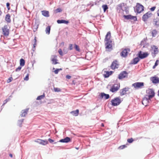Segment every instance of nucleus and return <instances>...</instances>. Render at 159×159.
Here are the masks:
<instances>
[{
  "instance_id": "1",
  "label": "nucleus",
  "mask_w": 159,
  "mask_h": 159,
  "mask_svg": "<svg viewBox=\"0 0 159 159\" xmlns=\"http://www.w3.org/2000/svg\"><path fill=\"white\" fill-rule=\"evenodd\" d=\"M10 27L9 25H5L2 28L3 34L6 36H7L9 34V30Z\"/></svg>"
},
{
  "instance_id": "2",
  "label": "nucleus",
  "mask_w": 159,
  "mask_h": 159,
  "mask_svg": "<svg viewBox=\"0 0 159 159\" xmlns=\"http://www.w3.org/2000/svg\"><path fill=\"white\" fill-rule=\"evenodd\" d=\"M122 101L120 97H116L111 101V105L114 106H117L120 104Z\"/></svg>"
},
{
  "instance_id": "3",
  "label": "nucleus",
  "mask_w": 159,
  "mask_h": 159,
  "mask_svg": "<svg viewBox=\"0 0 159 159\" xmlns=\"http://www.w3.org/2000/svg\"><path fill=\"white\" fill-rule=\"evenodd\" d=\"M144 10V7L143 6L139 3H136L135 8V12H137L138 13H140L143 11Z\"/></svg>"
},
{
  "instance_id": "4",
  "label": "nucleus",
  "mask_w": 159,
  "mask_h": 159,
  "mask_svg": "<svg viewBox=\"0 0 159 159\" xmlns=\"http://www.w3.org/2000/svg\"><path fill=\"white\" fill-rule=\"evenodd\" d=\"M153 15V14L150 11H148L145 14L142 16V20L143 21L146 22Z\"/></svg>"
},
{
  "instance_id": "5",
  "label": "nucleus",
  "mask_w": 159,
  "mask_h": 159,
  "mask_svg": "<svg viewBox=\"0 0 159 159\" xmlns=\"http://www.w3.org/2000/svg\"><path fill=\"white\" fill-rule=\"evenodd\" d=\"M120 87V83L115 84L111 86L110 90L112 93H114L118 91Z\"/></svg>"
},
{
  "instance_id": "6",
  "label": "nucleus",
  "mask_w": 159,
  "mask_h": 159,
  "mask_svg": "<svg viewBox=\"0 0 159 159\" xmlns=\"http://www.w3.org/2000/svg\"><path fill=\"white\" fill-rule=\"evenodd\" d=\"M106 51L107 52H110L112 49V41L106 42L105 43Z\"/></svg>"
},
{
  "instance_id": "7",
  "label": "nucleus",
  "mask_w": 159,
  "mask_h": 159,
  "mask_svg": "<svg viewBox=\"0 0 159 159\" xmlns=\"http://www.w3.org/2000/svg\"><path fill=\"white\" fill-rule=\"evenodd\" d=\"M132 86L136 89L142 88L144 86L143 82H137L132 84Z\"/></svg>"
},
{
  "instance_id": "8",
  "label": "nucleus",
  "mask_w": 159,
  "mask_h": 159,
  "mask_svg": "<svg viewBox=\"0 0 159 159\" xmlns=\"http://www.w3.org/2000/svg\"><path fill=\"white\" fill-rule=\"evenodd\" d=\"M147 92L148 95H146V96L148 97V98L149 99L152 98L154 96L155 93L152 89H148L147 90Z\"/></svg>"
},
{
  "instance_id": "9",
  "label": "nucleus",
  "mask_w": 159,
  "mask_h": 159,
  "mask_svg": "<svg viewBox=\"0 0 159 159\" xmlns=\"http://www.w3.org/2000/svg\"><path fill=\"white\" fill-rule=\"evenodd\" d=\"M119 66V64L118 61L117 60H115L111 63L110 67L112 69L114 70L118 68Z\"/></svg>"
},
{
  "instance_id": "10",
  "label": "nucleus",
  "mask_w": 159,
  "mask_h": 159,
  "mask_svg": "<svg viewBox=\"0 0 159 159\" xmlns=\"http://www.w3.org/2000/svg\"><path fill=\"white\" fill-rule=\"evenodd\" d=\"M149 55L148 52L142 53L141 51L139 52L138 53V57L140 59H142L147 57Z\"/></svg>"
},
{
  "instance_id": "11",
  "label": "nucleus",
  "mask_w": 159,
  "mask_h": 159,
  "mask_svg": "<svg viewBox=\"0 0 159 159\" xmlns=\"http://www.w3.org/2000/svg\"><path fill=\"white\" fill-rule=\"evenodd\" d=\"M152 23L155 27H158L159 26V18L158 17L154 18L153 19Z\"/></svg>"
},
{
  "instance_id": "12",
  "label": "nucleus",
  "mask_w": 159,
  "mask_h": 159,
  "mask_svg": "<svg viewBox=\"0 0 159 159\" xmlns=\"http://www.w3.org/2000/svg\"><path fill=\"white\" fill-rule=\"evenodd\" d=\"M130 51V49L129 48L125 49L121 52L120 55L122 57H125L127 55L128 52Z\"/></svg>"
},
{
  "instance_id": "13",
  "label": "nucleus",
  "mask_w": 159,
  "mask_h": 159,
  "mask_svg": "<svg viewBox=\"0 0 159 159\" xmlns=\"http://www.w3.org/2000/svg\"><path fill=\"white\" fill-rule=\"evenodd\" d=\"M128 73L125 71H123L119 74L118 76V78L119 79H122L127 76Z\"/></svg>"
},
{
  "instance_id": "14",
  "label": "nucleus",
  "mask_w": 159,
  "mask_h": 159,
  "mask_svg": "<svg viewBox=\"0 0 159 159\" xmlns=\"http://www.w3.org/2000/svg\"><path fill=\"white\" fill-rule=\"evenodd\" d=\"M129 88L128 87H126L121 89L120 91V95L121 96H123L126 93V92L129 91Z\"/></svg>"
},
{
  "instance_id": "15",
  "label": "nucleus",
  "mask_w": 159,
  "mask_h": 159,
  "mask_svg": "<svg viewBox=\"0 0 159 159\" xmlns=\"http://www.w3.org/2000/svg\"><path fill=\"white\" fill-rule=\"evenodd\" d=\"M111 33L109 31L107 33L105 36V41H106V42L112 41L111 39Z\"/></svg>"
},
{
  "instance_id": "16",
  "label": "nucleus",
  "mask_w": 159,
  "mask_h": 159,
  "mask_svg": "<svg viewBox=\"0 0 159 159\" xmlns=\"http://www.w3.org/2000/svg\"><path fill=\"white\" fill-rule=\"evenodd\" d=\"M123 16L124 18L126 19L134 20H137V18L136 16H133L131 15H124Z\"/></svg>"
},
{
  "instance_id": "17",
  "label": "nucleus",
  "mask_w": 159,
  "mask_h": 159,
  "mask_svg": "<svg viewBox=\"0 0 159 159\" xmlns=\"http://www.w3.org/2000/svg\"><path fill=\"white\" fill-rule=\"evenodd\" d=\"M150 80L153 83L155 84H157L159 83V78L157 77H151L150 78Z\"/></svg>"
},
{
  "instance_id": "18",
  "label": "nucleus",
  "mask_w": 159,
  "mask_h": 159,
  "mask_svg": "<svg viewBox=\"0 0 159 159\" xmlns=\"http://www.w3.org/2000/svg\"><path fill=\"white\" fill-rule=\"evenodd\" d=\"M149 100H150V99H149L148 98V97L146 96L143 99L142 102L143 104L145 106H146L148 103Z\"/></svg>"
},
{
  "instance_id": "19",
  "label": "nucleus",
  "mask_w": 159,
  "mask_h": 159,
  "mask_svg": "<svg viewBox=\"0 0 159 159\" xmlns=\"http://www.w3.org/2000/svg\"><path fill=\"white\" fill-rule=\"evenodd\" d=\"M35 141L43 145H46L48 143V142L47 140H44L39 139H38V140L37 141Z\"/></svg>"
},
{
  "instance_id": "20",
  "label": "nucleus",
  "mask_w": 159,
  "mask_h": 159,
  "mask_svg": "<svg viewBox=\"0 0 159 159\" xmlns=\"http://www.w3.org/2000/svg\"><path fill=\"white\" fill-rule=\"evenodd\" d=\"M51 61L52 63L53 64H56L58 63L57 62L58 60L57 59V56H52L51 57Z\"/></svg>"
},
{
  "instance_id": "21",
  "label": "nucleus",
  "mask_w": 159,
  "mask_h": 159,
  "mask_svg": "<svg viewBox=\"0 0 159 159\" xmlns=\"http://www.w3.org/2000/svg\"><path fill=\"white\" fill-rule=\"evenodd\" d=\"M151 48L152 50H153V52H152V53L154 55H156L158 53V48L157 46L155 45H152L151 46Z\"/></svg>"
},
{
  "instance_id": "22",
  "label": "nucleus",
  "mask_w": 159,
  "mask_h": 159,
  "mask_svg": "<svg viewBox=\"0 0 159 159\" xmlns=\"http://www.w3.org/2000/svg\"><path fill=\"white\" fill-rule=\"evenodd\" d=\"M110 97L109 95L108 94H105L104 93H102L100 94V98L101 99L104 98L105 99H108Z\"/></svg>"
},
{
  "instance_id": "23",
  "label": "nucleus",
  "mask_w": 159,
  "mask_h": 159,
  "mask_svg": "<svg viewBox=\"0 0 159 159\" xmlns=\"http://www.w3.org/2000/svg\"><path fill=\"white\" fill-rule=\"evenodd\" d=\"M70 141V139L68 137H66L64 139H61L59 142L61 143H68Z\"/></svg>"
},
{
  "instance_id": "24",
  "label": "nucleus",
  "mask_w": 159,
  "mask_h": 159,
  "mask_svg": "<svg viewBox=\"0 0 159 159\" xmlns=\"http://www.w3.org/2000/svg\"><path fill=\"white\" fill-rule=\"evenodd\" d=\"M113 71H106L104 72V73L103 74V76L105 78L108 77L110 75H111Z\"/></svg>"
},
{
  "instance_id": "25",
  "label": "nucleus",
  "mask_w": 159,
  "mask_h": 159,
  "mask_svg": "<svg viewBox=\"0 0 159 159\" xmlns=\"http://www.w3.org/2000/svg\"><path fill=\"white\" fill-rule=\"evenodd\" d=\"M28 110L29 109H26L25 110H22L21 111V116L22 117H25L28 112Z\"/></svg>"
},
{
  "instance_id": "26",
  "label": "nucleus",
  "mask_w": 159,
  "mask_h": 159,
  "mask_svg": "<svg viewBox=\"0 0 159 159\" xmlns=\"http://www.w3.org/2000/svg\"><path fill=\"white\" fill-rule=\"evenodd\" d=\"M70 113L74 116H77L79 113V110L77 109L75 111H72L70 112Z\"/></svg>"
},
{
  "instance_id": "27",
  "label": "nucleus",
  "mask_w": 159,
  "mask_h": 159,
  "mask_svg": "<svg viewBox=\"0 0 159 159\" xmlns=\"http://www.w3.org/2000/svg\"><path fill=\"white\" fill-rule=\"evenodd\" d=\"M57 22L58 24L64 23L66 24H67L69 23L68 21L64 20H57Z\"/></svg>"
},
{
  "instance_id": "28",
  "label": "nucleus",
  "mask_w": 159,
  "mask_h": 159,
  "mask_svg": "<svg viewBox=\"0 0 159 159\" xmlns=\"http://www.w3.org/2000/svg\"><path fill=\"white\" fill-rule=\"evenodd\" d=\"M42 14L43 16L45 17L49 16V13L48 11H41Z\"/></svg>"
},
{
  "instance_id": "29",
  "label": "nucleus",
  "mask_w": 159,
  "mask_h": 159,
  "mask_svg": "<svg viewBox=\"0 0 159 159\" xmlns=\"http://www.w3.org/2000/svg\"><path fill=\"white\" fill-rule=\"evenodd\" d=\"M10 17L11 16L9 14H7L6 16L5 19L8 23H10L11 21Z\"/></svg>"
},
{
  "instance_id": "30",
  "label": "nucleus",
  "mask_w": 159,
  "mask_h": 159,
  "mask_svg": "<svg viewBox=\"0 0 159 159\" xmlns=\"http://www.w3.org/2000/svg\"><path fill=\"white\" fill-rule=\"evenodd\" d=\"M158 33L156 30L154 29L151 31V34L152 37H155L158 34Z\"/></svg>"
},
{
  "instance_id": "31",
  "label": "nucleus",
  "mask_w": 159,
  "mask_h": 159,
  "mask_svg": "<svg viewBox=\"0 0 159 159\" xmlns=\"http://www.w3.org/2000/svg\"><path fill=\"white\" fill-rule=\"evenodd\" d=\"M140 59L138 57L134 58L132 61V64H137L139 61Z\"/></svg>"
},
{
  "instance_id": "32",
  "label": "nucleus",
  "mask_w": 159,
  "mask_h": 159,
  "mask_svg": "<svg viewBox=\"0 0 159 159\" xmlns=\"http://www.w3.org/2000/svg\"><path fill=\"white\" fill-rule=\"evenodd\" d=\"M51 27L50 26H48L46 28L45 31L46 34H49L50 33Z\"/></svg>"
},
{
  "instance_id": "33",
  "label": "nucleus",
  "mask_w": 159,
  "mask_h": 159,
  "mask_svg": "<svg viewBox=\"0 0 159 159\" xmlns=\"http://www.w3.org/2000/svg\"><path fill=\"white\" fill-rule=\"evenodd\" d=\"M25 61L22 58H21L20 60V66H23L25 65Z\"/></svg>"
},
{
  "instance_id": "34",
  "label": "nucleus",
  "mask_w": 159,
  "mask_h": 159,
  "mask_svg": "<svg viewBox=\"0 0 159 159\" xmlns=\"http://www.w3.org/2000/svg\"><path fill=\"white\" fill-rule=\"evenodd\" d=\"M44 97H45V95L44 93L43 95H41L38 96L37 97V98L36 99L37 100H40L42 99Z\"/></svg>"
},
{
  "instance_id": "35",
  "label": "nucleus",
  "mask_w": 159,
  "mask_h": 159,
  "mask_svg": "<svg viewBox=\"0 0 159 159\" xmlns=\"http://www.w3.org/2000/svg\"><path fill=\"white\" fill-rule=\"evenodd\" d=\"M34 44H33V47L35 49V47L37 45V40H36V37H35L34 39Z\"/></svg>"
},
{
  "instance_id": "36",
  "label": "nucleus",
  "mask_w": 159,
  "mask_h": 159,
  "mask_svg": "<svg viewBox=\"0 0 159 159\" xmlns=\"http://www.w3.org/2000/svg\"><path fill=\"white\" fill-rule=\"evenodd\" d=\"M75 46V48L76 50V51L80 52V49L78 46L76 44H74Z\"/></svg>"
},
{
  "instance_id": "37",
  "label": "nucleus",
  "mask_w": 159,
  "mask_h": 159,
  "mask_svg": "<svg viewBox=\"0 0 159 159\" xmlns=\"http://www.w3.org/2000/svg\"><path fill=\"white\" fill-rule=\"evenodd\" d=\"M102 7L103 9L104 12H105L106 10L108 9L107 6L106 5H104L102 6Z\"/></svg>"
},
{
  "instance_id": "38",
  "label": "nucleus",
  "mask_w": 159,
  "mask_h": 159,
  "mask_svg": "<svg viewBox=\"0 0 159 159\" xmlns=\"http://www.w3.org/2000/svg\"><path fill=\"white\" fill-rule=\"evenodd\" d=\"M159 63V60H156L154 65L153 66L152 68L155 69L156 66H157Z\"/></svg>"
},
{
  "instance_id": "39",
  "label": "nucleus",
  "mask_w": 159,
  "mask_h": 159,
  "mask_svg": "<svg viewBox=\"0 0 159 159\" xmlns=\"http://www.w3.org/2000/svg\"><path fill=\"white\" fill-rule=\"evenodd\" d=\"M62 11V10L60 8H58L56 9L54 11V12L55 13H57L58 12H61Z\"/></svg>"
},
{
  "instance_id": "40",
  "label": "nucleus",
  "mask_w": 159,
  "mask_h": 159,
  "mask_svg": "<svg viewBox=\"0 0 159 159\" xmlns=\"http://www.w3.org/2000/svg\"><path fill=\"white\" fill-rule=\"evenodd\" d=\"M54 90L55 92H59L61 91V89L58 88H54Z\"/></svg>"
},
{
  "instance_id": "41",
  "label": "nucleus",
  "mask_w": 159,
  "mask_h": 159,
  "mask_svg": "<svg viewBox=\"0 0 159 159\" xmlns=\"http://www.w3.org/2000/svg\"><path fill=\"white\" fill-rule=\"evenodd\" d=\"M62 70V69L61 68L57 69L54 71V72L55 74H57L59 71L61 70Z\"/></svg>"
},
{
  "instance_id": "42",
  "label": "nucleus",
  "mask_w": 159,
  "mask_h": 159,
  "mask_svg": "<svg viewBox=\"0 0 159 159\" xmlns=\"http://www.w3.org/2000/svg\"><path fill=\"white\" fill-rule=\"evenodd\" d=\"M127 147V146L125 145H121V146H120L119 148H118V149H123L124 148H126Z\"/></svg>"
},
{
  "instance_id": "43",
  "label": "nucleus",
  "mask_w": 159,
  "mask_h": 159,
  "mask_svg": "<svg viewBox=\"0 0 159 159\" xmlns=\"http://www.w3.org/2000/svg\"><path fill=\"white\" fill-rule=\"evenodd\" d=\"M127 141L129 143H131L134 141V139L132 138H131L130 139H128Z\"/></svg>"
},
{
  "instance_id": "44",
  "label": "nucleus",
  "mask_w": 159,
  "mask_h": 159,
  "mask_svg": "<svg viewBox=\"0 0 159 159\" xmlns=\"http://www.w3.org/2000/svg\"><path fill=\"white\" fill-rule=\"evenodd\" d=\"M29 74H28L24 78V80H29Z\"/></svg>"
},
{
  "instance_id": "45",
  "label": "nucleus",
  "mask_w": 159,
  "mask_h": 159,
  "mask_svg": "<svg viewBox=\"0 0 159 159\" xmlns=\"http://www.w3.org/2000/svg\"><path fill=\"white\" fill-rule=\"evenodd\" d=\"M21 68V66H19L18 68L16 69V71H18L20 70Z\"/></svg>"
},
{
  "instance_id": "46",
  "label": "nucleus",
  "mask_w": 159,
  "mask_h": 159,
  "mask_svg": "<svg viewBox=\"0 0 159 159\" xmlns=\"http://www.w3.org/2000/svg\"><path fill=\"white\" fill-rule=\"evenodd\" d=\"M58 52L61 56L63 55V52L61 49H59L58 50Z\"/></svg>"
},
{
  "instance_id": "47",
  "label": "nucleus",
  "mask_w": 159,
  "mask_h": 159,
  "mask_svg": "<svg viewBox=\"0 0 159 159\" xmlns=\"http://www.w3.org/2000/svg\"><path fill=\"white\" fill-rule=\"evenodd\" d=\"M69 49L70 50H72L73 49V44H70L69 45Z\"/></svg>"
},
{
  "instance_id": "48",
  "label": "nucleus",
  "mask_w": 159,
  "mask_h": 159,
  "mask_svg": "<svg viewBox=\"0 0 159 159\" xmlns=\"http://www.w3.org/2000/svg\"><path fill=\"white\" fill-rule=\"evenodd\" d=\"M6 5L8 10H9L10 9V3L9 2H7Z\"/></svg>"
},
{
  "instance_id": "49",
  "label": "nucleus",
  "mask_w": 159,
  "mask_h": 159,
  "mask_svg": "<svg viewBox=\"0 0 159 159\" xmlns=\"http://www.w3.org/2000/svg\"><path fill=\"white\" fill-rule=\"evenodd\" d=\"M118 8L119 9H120L121 10H122V11H123V10H122V7L121 4H119L118 5Z\"/></svg>"
},
{
  "instance_id": "50",
  "label": "nucleus",
  "mask_w": 159,
  "mask_h": 159,
  "mask_svg": "<svg viewBox=\"0 0 159 159\" xmlns=\"http://www.w3.org/2000/svg\"><path fill=\"white\" fill-rule=\"evenodd\" d=\"M156 8V7H151L150 9L151 11H153L155 10Z\"/></svg>"
},
{
  "instance_id": "51",
  "label": "nucleus",
  "mask_w": 159,
  "mask_h": 159,
  "mask_svg": "<svg viewBox=\"0 0 159 159\" xmlns=\"http://www.w3.org/2000/svg\"><path fill=\"white\" fill-rule=\"evenodd\" d=\"M12 77H11L9 78L7 80V83H9L12 81Z\"/></svg>"
},
{
  "instance_id": "52",
  "label": "nucleus",
  "mask_w": 159,
  "mask_h": 159,
  "mask_svg": "<svg viewBox=\"0 0 159 159\" xmlns=\"http://www.w3.org/2000/svg\"><path fill=\"white\" fill-rule=\"evenodd\" d=\"M9 99H6V100H5L4 101V103H3V105H4L6 103H7V102L9 101Z\"/></svg>"
},
{
  "instance_id": "53",
  "label": "nucleus",
  "mask_w": 159,
  "mask_h": 159,
  "mask_svg": "<svg viewBox=\"0 0 159 159\" xmlns=\"http://www.w3.org/2000/svg\"><path fill=\"white\" fill-rule=\"evenodd\" d=\"M48 140L49 141V142L50 143H52L54 141V140H52L51 139H49Z\"/></svg>"
},
{
  "instance_id": "54",
  "label": "nucleus",
  "mask_w": 159,
  "mask_h": 159,
  "mask_svg": "<svg viewBox=\"0 0 159 159\" xmlns=\"http://www.w3.org/2000/svg\"><path fill=\"white\" fill-rule=\"evenodd\" d=\"M66 78L67 79H70L71 78V76L69 75H67L66 76Z\"/></svg>"
},
{
  "instance_id": "55",
  "label": "nucleus",
  "mask_w": 159,
  "mask_h": 159,
  "mask_svg": "<svg viewBox=\"0 0 159 159\" xmlns=\"http://www.w3.org/2000/svg\"><path fill=\"white\" fill-rule=\"evenodd\" d=\"M157 16H159V9L157 11Z\"/></svg>"
},
{
  "instance_id": "56",
  "label": "nucleus",
  "mask_w": 159,
  "mask_h": 159,
  "mask_svg": "<svg viewBox=\"0 0 159 159\" xmlns=\"http://www.w3.org/2000/svg\"><path fill=\"white\" fill-rule=\"evenodd\" d=\"M9 156H10L11 157H12V155L11 154H9Z\"/></svg>"
},
{
  "instance_id": "57",
  "label": "nucleus",
  "mask_w": 159,
  "mask_h": 159,
  "mask_svg": "<svg viewBox=\"0 0 159 159\" xmlns=\"http://www.w3.org/2000/svg\"><path fill=\"white\" fill-rule=\"evenodd\" d=\"M2 13V12L1 11V10H0V15H1Z\"/></svg>"
},
{
  "instance_id": "58",
  "label": "nucleus",
  "mask_w": 159,
  "mask_h": 159,
  "mask_svg": "<svg viewBox=\"0 0 159 159\" xmlns=\"http://www.w3.org/2000/svg\"><path fill=\"white\" fill-rule=\"evenodd\" d=\"M101 125H102V126H104V124H103V123L102 124H101Z\"/></svg>"
},
{
  "instance_id": "59",
  "label": "nucleus",
  "mask_w": 159,
  "mask_h": 159,
  "mask_svg": "<svg viewBox=\"0 0 159 159\" xmlns=\"http://www.w3.org/2000/svg\"><path fill=\"white\" fill-rule=\"evenodd\" d=\"M158 95L159 96V90L158 91Z\"/></svg>"
},
{
  "instance_id": "60",
  "label": "nucleus",
  "mask_w": 159,
  "mask_h": 159,
  "mask_svg": "<svg viewBox=\"0 0 159 159\" xmlns=\"http://www.w3.org/2000/svg\"><path fill=\"white\" fill-rule=\"evenodd\" d=\"M76 149H78V148H77Z\"/></svg>"
}]
</instances>
